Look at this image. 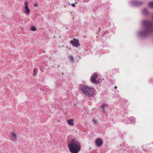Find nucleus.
I'll return each mask as SVG.
<instances>
[{
    "instance_id": "ddd939ff",
    "label": "nucleus",
    "mask_w": 153,
    "mask_h": 153,
    "mask_svg": "<svg viewBox=\"0 0 153 153\" xmlns=\"http://www.w3.org/2000/svg\"><path fill=\"white\" fill-rule=\"evenodd\" d=\"M147 10L146 8L144 9L143 10V13L144 14H146L147 13Z\"/></svg>"
},
{
    "instance_id": "aec40b11",
    "label": "nucleus",
    "mask_w": 153,
    "mask_h": 153,
    "mask_svg": "<svg viewBox=\"0 0 153 153\" xmlns=\"http://www.w3.org/2000/svg\"><path fill=\"white\" fill-rule=\"evenodd\" d=\"M34 6L36 7H38V5L36 4H34Z\"/></svg>"
},
{
    "instance_id": "1a4fd4ad",
    "label": "nucleus",
    "mask_w": 153,
    "mask_h": 153,
    "mask_svg": "<svg viewBox=\"0 0 153 153\" xmlns=\"http://www.w3.org/2000/svg\"><path fill=\"white\" fill-rule=\"evenodd\" d=\"M67 121L69 125L71 126L74 125V119H69Z\"/></svg>"
},
{
    "instance_id": "f03ea898",
    "label": "nucleus",
    "mask_w": 153,
    "mask_h": 153,
    "mask_svg": "<svg viewBox=\"0 0 153 153\" xmlns=\"http://www.w3.org/2000/svg\"><path fill=\"white\" fill-rule=\"evenodd\" d=\"M69 151L71 153H78L81 148L79 143L76 140L72 139L68 145Z\"/></svg>"
},
{
    "instance_id": "412c9836",
    "label": "nucleus",
    "mask_w": 153,
    "mask_h": 153,
    "mask_svg": "<svg viewBox=\"0 0 153 153\" xmlns=\"http://www.w3.org/2000/svg\"><path fill=\"white\" fill-rule=\"evenodd\" d=\"M117 88V87L116 86H115L114 88L116 89Z\"/></svg>"
},
{
    "instance_id": "f257e3e1",
    "label": "nucleus",
    "mask_w": 153,
    "mask_h": 153,
    "mask_svg": "<svg viewBox=\"0 0 153 153\" xmlns=\"http://www.w3.org/2000/svg\"><path fill=\"white\" fill-rule=\"evenodd\" d=\"M153 18V14L152 16ZM142 24L144 27L143 30L139 32V35L142 37H145L153 32V22L144 20L142 22Z\"/></svg>"
},
{
    "instance_id": "9d476101",
    "label": "nucleus",
    "mask_w": 153,
    "mask_h": 153,
    "mask_svg": "<svg viewBox=\"0 0 153 153\" xmlns=\"http://www.w3.org/2000/svg\"><path fill=\"white\" fill-rule=\"evenodd\" d=\"M30 11V10L29 8V7H25V12L27 13V14H29Z\"/></svg>"
},
{
    "instance_id": "39448f33",
    "label": "nucleus",
    "mask_w": 153,
    "mask_h": 153,
    "mask_svg": "<svg viewBox=\"0 0 153 153\" xmlns=\"http://www.w3.org/2000/svg\"><path fill=\"white\" fill-rule=\"evenodd\" d=\"M70 42L74 46L76 47L80 45L79 41L78 40H76L75 39H74L73 40H71Z\"/></svg>"
},
{
    "instance_id": "423d86ee",
    "label": "nucleus",
    "mask_w": 153,
    "mask_h": 153,
    "mask_svg": "<svg viewBox=\"0 0 153 153\" xmlns=\"http://www.w3.org/2000/svg\"><path fill=\"white\" fill-rule=\"evenodd\" d=\"M11 139L12 141L14 142H15L17 141V136L16 134L14 133H11Z\"/></svg>"
},
{
    "instance_id": "0eeeda50",
    "label": "nucleus",
    "mask_w": 153,
    "mask_h": 153,
    "mask_svg": "<svg viewBox=\"0 0 153 153\" xmlns=\"http://www.w3.org/2000/svg\"><path fill=\"white\" fill-rule=\"evenodd\" d=\"M131 3L134 6H137L139 4H140L141 3L136 0H132L131 1Z\"/></svg>"
},
{
    "instance_id": "6e6552de",
    "label": "nucleus",
    "mask_w": 153,
    "mask_h": 153,
    "mask_svg": "<svg viewBox=\"0 0 153 153\" xmlns=\"http://www.w3.org/2000/svg\"><path fill=\"white\" fill-rule=\"evenodd\" d=\"M96 143L97 146H100L102 145V142L101 139L98 138L96 140Z\"/></svg>"
},
{
    "instance_id": "dca6fc26",
    "label": "nucleus",
    "mask_w": 153,
    "mask_h": 153,
    "mask_svg": "<svg viewBox=\"0 0 153 153\" xmlns=\"http://www.w3.org/2000/svg\"><path fill=\"white\" fill-rule=\"evenodd\" d=\"M93 122L95 124H97V120L93 119Z\"/></svg>"
},
{
    "instance_id": "a211bd4d",
    "label": "nucleus",
    "mask_w": 153,
    "mask_h": 153,
    "mask_svg": "<svg viewBox=\"0 0 153 153\" xmlns=\"http://www.w3.org/2000/svg\"><path fill=\"white\" fill-rule=\"evenodd\" d=\"M106 105H103L101 106V108L102 109L104 110L105 109V107Z\"/></svg>"
},
{
    "instance_id": "9b49d317",
    "label": "nucleus",
    "mask_w": 153,
    "mask_h": 153,
    "mask_svg": "<svg viewBox=\"0 0 153 153\" xmlns=\"http://www.w3.org/2000/svg\"><path fill=\"white\" fill-rule=\"evenodd\" d=\"M69 60L70 61L72 62H74V57L72 56H70L69 57Z\"/></svg>"
},
{
    "instance_id": "f3484780",
    "label": "nucleus",
    "mask_w": 153,
    "mask_h": 153,
    "mask_svg": "<svg viewBox=\"0 0 153 153\" xmlns=\"http://www.w3.org/2000/svg\"><path fill=\"white\" fill-rule=\"evenodd\" d=\"M33 73L34 74V75H36V69H35V68L34 69L33 71Z\"/></svg>"
},
{
    "instance_id": "4468645a",
    "label": "nucleus",
    "mask_w": 153,
    "mask_h": 153,
    "mask_svg": "<svg viewBox=\"0 0 153 153\" xmlns=\"http://www.w3.org/2000/svg\"><path fill=\"white\" fill-rule=\"evenodd\" d=\"M24 5H25V7H28V3L27 1L25 3Z\"/></svg>"
},
{
    "instance_id": "f8f14e48",
    "label": "nucleus",
    "mask_w": 153,
    "mask_h": 153,
    "mask_svg": "<svg viewBox=\"0 0 153 153\" xmlns=\"http://www.w3.org/2000/svg\"><path fill=\"white\" fill-rule=\"evenodd\" d=\"M149 6L151 8L153 7V2H149Z\"/></svg>"
},
{
    "instance_id": "6ab92c4d",
    "label": "nucleus",
    "mask_w": 153,
    "mask_h": 153,
    "mask_svg": "<svg viewBox=\"0 0 153 153\" xmlns=\"http://www.w3.org/2000/svg\"><path fill=\"white\" fill-rule=\"evenodd\" d=\"M72 6L73 7H75V4L73 3L71 4Z\"/></svg>"
},
{
    "instance_id": "7ed1b4c3",
    "label": "nucleus",
    "mask_w": 153,
    "mask_h": 153,
    "mask_svg": "<svg viewBox=\"0 0 153 153\" xmlns=\"http://www.w3.org/2000/svg\"><path fill=\"white\" fill-rule=\"evenodd\" d=\"M81 90L85 95L90 97L92 96L94 94V90L92 88L86 86H83Z\"/></svg>"
},
{
    "instance_id": "20e7f679",
    "label": "nucleus",
    "mask_w": 153,
    "mask_h": 153,
    "mask_svg": "<svg viewBox=\"0 0 153 153\" xmlns=\"http://www.w3.org/2000/svg\"><path fill=\"white\" fill-rule=\"evenodd\" d=\"M98 75L96 74H94L92 76L91 80V82L93 83H95V84H98L99 83V81H96V79Z\"/></svg>"
},
{
    "instance_id": "2eb2a0df",
    "label": "nucleus",
    "mask_w": 153,
    "mask_h": 153,
    "mask_svg": "<svg viewBox=\"0 0 153 153\" xmlns=\"http://www.w3.org/2000/svg\"><path fill=\"white\" fill-rule=\"evenodd\" d=\"M31 30L32 31H35L36 30V28L35 27H31Z\"/></svg>"
}]
</instances>
